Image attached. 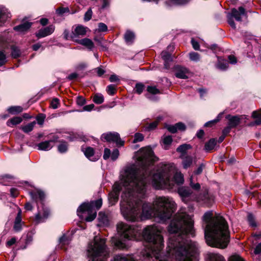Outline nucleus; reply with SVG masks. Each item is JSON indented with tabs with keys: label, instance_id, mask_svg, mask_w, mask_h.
Masks as SVG:
<instances>
[{
	"label": "nucleus",
	"instance_id": "f257e3e1",
	"mask_svg": "<svg viewBox=\"0 0 261 261\" xmlns=\"http://www.w3.org/2000/svg\"><path fill=\"white\" fill-rule=\"evenodd\" d=\"M153 152L150 147L140 149L136 153L137 161L126 168L122 180L127 186L120 203L121 213L128 221L136 222L154 218L163 223L170 219L176 210V204L169 197H157L152 203L143 202L146 187L151 180L156 189H172L175 185L184 183L183 175L175 172L173 164H165L153 174L149 166Z\"/></svg>",
	"mask_w": 261,
	"mask_h": 261
},
{
	"label": "nucleus",
	"instance_id": "f03ea898",
	"mask_svg": "<svg viewBox=\"0 0 261 261\" xmlns=\"http://www.w3.org/2000/svg\"><path fill=\"white\" fill-rule=\"evenodd\" d=\"M170 234L167 243V255L162 256L164 241L160 228L149 225L144 228L142 237L148 244L141 252L144 261H198V245L187 239L195 236L194 220L186 213H177L168 227Z\"/></svg>",
	"mask_w": 261,
	"mask_h": 261
},
{
	"label": "nucleus",
	"instance_id": "7ed1b4c3",
	"mask_svg": "<svg viewBox=\"0 0 261 261\" xmlns=\"http://www.w3.org/2000/svg\"><path fill=\"white\" fill-rule=\"evenodd\" d=\"M205 224L204 237L209 246L226 248L230 239L228 226L226 220L220 215L213 216V211L205 212L203 216Z\"/></svg>",
	"mask_w": 261,
	"mask_h": 261
},
{
	"label": "nucleus",
	"instance_id": "20e7f679",
	"mask_svg": "<svg viewBox=\"0 0 261 261\" xmlns=\"http://www.w3.org/2000/svg\"><path fill=\"white\" fill-rule=\"evenodd\" d=\"M106 240L97 236L90 242L87 248L89 261H106L108 252L107 251ZM112 261H136L131 255L117 254Z\"/></svg>",
	"mask_w": 261,
	"mask_h": 261
},
{
	"label": "nucleus",
	"instance_id": "39448f33",
	"mask_svg": "<svg viewBox=\"0 0 261 261\" xmlns=\"http://www.w3.org/2000/svg\"><path fill=\"white\" fill-rule=\"evenodd\" d=\"M118 233L121 238H113L112 240L114 246L118 249H125L128 247L126 240H139L141 231L138 226L129 225L123 222H120L117 225Z\"/></svg>",
	"mask_w": 261,
	"mask_h": 261
},
{
	"label": "nucleus",
	"instance_id": "423d86ee",
	"mask_svg": "<svg viewBox=\"0 0 261 261\" xmlns=\"http://www.w3.org/2000/svg\"><path fill=\"white\" fill-rule=\"evenodd\" d=\"M102 204L101 198L90 202H84L79 207L77 214L87 222L92 221L96 218V211L101 207Z\"/></svg>",
	"mask_w": 261,
	"mask_h": 261
},
{
	"label": "nucleus",
	"instance_id": "0eeeda50",
	"mask_svg": "<svg viewBox=\"0 0 261 261\" xmlns=\"http://www.w3.org/2000/svg\"><path fill=\"white\" fill-rule=\"evenodd\" d=\"M132 165V164L127 165L124 167L123 170L121 172L120 175V181L115 182L113 186L112 191L109 194V201L110 204L111 205L115 204L117 202L119 193L121 190H122L123 188H124V191H123L122 195H123V193L126 191L127 186L125 185L124 182L122 180V175L124 173L126 168L131 166ZM122 196V195H121V196ZM121 200H122V199ZM121 201H120V202Z\"/></svg>",
	"mask_w": 261,
	"mask_h": 261
},
{
	"label": "nucleus",
	"instance_id": "6e6552de",
	"mask_svg": "<svg viewBox=\"0 0 261 261\" xmlns=\"http://www.w3.org/2000/svg\"><path fill=\"white\" fill-rule=\"evenodd\" d=\"M101 139L110 143H115L118 147L122 146L124 144V141L121 140L120 136L117 133H104L101 135Z\"/></svg>",
	"mask_w": 261,
	"mask_h": 261
},
{
	"label": "nucleus",
	"instance_id": "1a4fd4ad",
	"mask_svg": "<svg viewBox=\"0 0 261 261\" xmlns=\"http://www.w3.org/2000/svg\"><path fill=\"white\" fill-rule=\"evenodd\" d=\"M50 215L49 210L43 206L42 211H39L35 215V221L36 223H43L46 221Z\"/></svg>",
	"mask_w": 261,
	"mask_h": 261
},
{
	"label": "nucleus",
	"instance_id": "9d476101",
	"mask_svg": "<svg viewBox=\"0 0 261 261\" xmlns=\"http://www.w3.org/2000/svg\"><path fill=\"white\" fill-rule=\"evenodd\" d=\"M175 76L181 79H187L188 78V74L189 73V70L184 67L176 65L174 67Z\"/></svg>",
	"mask_w": 261,
	"mask_h": 261
},
{
	"label": "nucleus",
	"instance_id": "9b49d317",
	"mask_svg": "<svg viewBox=\"0 0 261 261\" xmlns=\"http://www.w3.org/2000/svg\"><path fill=\"white\" fill-rule=\"evenodd\" d=\"M55 29V26L53 25L42 28L36 33V36L38 38L45 37L51 34L54 32Z\"/></svg>",
	"mask_w": 261,
	"mask_h": 261
},
{
	"label": "nucleus",
	"instance_id": "f8f14e48",
	"mask_svg": "<svg viewBox=\"0 0 261 261\" xmlns=\"http://www.w3.org/2000/svg\"><path fill=\"white\" fill-rule=\"evenodd\" d=\"M86 29L87 28H85L82 25L77 26L74 29V31L71 34V39L74 41L78 40L79 39L77 38L79 36H83L86 34Z\"/></svg>",
	"mask_w": 261,
	"mask_h": 261
},
{
	"label": "nucleus",
	"instance_id": "ddd939ff",
	"mask_svg": "<svg viewBox=\"0 0 261 261\" xmlns=\"http://www.w3.org/2000/svg\"><path fill=\"white\" fill-rule=\"evenodd\" d=\"M82 151L86 158H87L90 161L94 162L98 160L99 159L98 155L94 154V150L92 147H87L85 149L82 148Z\"/></svg>",
	"mask_w": 261,
	"mask_h": 261
},
{
	"label": "nucleus",
	"instance_id": "4468645a",
	"mask_svg": "<svg viewBox=\"0 0 261 261\" xmlns=\"http://www.w3.org/2000/svg\"><path fill=\"white\" fill-rule=\"evenodd\" d=\"M58 137H55L53 140L42 142L37 145L39 150L47 151L50 150L53 146L52 143L57 141Z\"/></svg>",
	"mask_w": 261,
	"mask_h": 261
},
{
	"label": "nucleus",
	"instance_id": "2eb2a0df",
	"mask_svg": "<svg viewBox=\"0 0 261 261\" xmlns=\"http://www.w3.org/2000/svg\"><path fill=\"white\" fill-rule=\"evenodd\" d=\"M226 118L228 120V125L232 128L237 127L240 123L241 118L238 116L227 115Z\"/></svg>",
	"mask_w": 261,
	"mask_h": 261
},
{
	"label": "nucleus",
	"instance_id": "dca6fc26",
	"mask_svg": "<svg viewBox=\"0 0 261 261\" xmlns=\"http://www.w3.org/2000/svg\"><path fill=\"white\" fill-rule=\"evenodd\" d=\"M245 9L242 7H240L238 10L235 8L231 10V16L234 17L237 21H242V15L245 14Z\"/></svg>",
	"mask_w": 261,
	"mask_h": 261
},
{
	"label": "nucleus",
	"instance_id": "f3484780",
	"mask_svg": "<svg viewBox=\"0 0 261 261\" xmlns=\"http://www.w3.org/2000/svg\"><path fill=\"white\" fill-rule=\"evenodd\" d=\"M178 193L181 197L182 200L186 202V199L192 194V191L189 187H181L178 189Z\"/></svg>",
	"mask_w": 261,
	"mask_h": 261
},
{
	"label": "nucleus",
	"instance_id": "a211bd4d",
	"mask_svg": "<svg viewBox=\"0 0 261 261\" xmlns=\"http://www.w3.org/2000/svg\"><path fill=\"white\" fill-rule=\"evenodd\" d=\"M32 199L35 201L36 202L38 200H40L41 202L43 201L45 198L44 193L39 190H36L30 193Z\"/></svg>",
	"mask_w": 261,
	"mask_h": 261
},
{
	"label": "nucleus",
	"instance_id": "6ab92c4d",
	"mask_svg": "<svg viewBox=\"0 0 261 261\" xmlns=\"http://www.w3.org/2000/svg\"><path fill=\"white\" fill-rule=\"evenodd\" d=\"M168 130L171 133H175L178 130H184L186 129L185 125L182 122H178L174 125H168L166 126Z\"/></svg>",
	"mask_w": 261,
	"mask_h": 261
},
{
	"label": "nucleus",
	"instance_id": "aec40b11",
	"mask_svg": "<svg viewBox=\"0 0 261 261\" xmlns=\"http://www.w3.org/2000/svg\"><path fill=\"white\" fill-rule=\"evenodd\" d=\"M10 17L11 14L8 9L4 6H0V23H4Z\"/></svg>",
	"mask_w": 261,
	"mask_h": 261
},
{
	"label": "nucleus",
	"instance_id": "412c9836",
	"mask_svg": "<svg viewBox=\"0 0 261 261\" xmlns=\"http://www.w3.org/2000/svg\"><path fill=\"white\" fill-rule=\"evenodd\" d=\"M192 146L190 144H183L179 145L176 149V151L180 153V158L184 159V156H186L187 150L190 149Z\"/></svg>",
	"mask_w": 261,
	"mask_h": 261
},
{
	"label": "nucleus",
	"instance_id": "4be33fe9",
	"mask_svg": "<svg viewBox=\"0 0 261 261\" xmlns=\"http://www.w3.org/2000/svg\"><path fill=\"white\" fill-rule=\"evenodd\" d=\"M161 56L162 58L164 61L165 68L168 69L169 68V63L172 60L171 54L168 53L167 51H163L161 53Z\"/></svg>",
	"mask_w": 261,
	"mask_h": 261
},
{
	"label": "nucleus",
	"instance_id": "5701e85b",
	"mask_svg": "<svg viewBox=\"0 0 261 261\" xmlns=\"http://www.w3.org/2000/svg\"><path fill=\"white\" fill-rule=\"evenodd\" d=\"M252 117L256 119L250 122L248 125L249 126H253L261 124V113H259L257 111H254L252 113Z\"/></svg>",
	"mask_w": 261,
	"mask_h": 261
},
{
	"label": "nucleus",
	"instance_id": "b1692460",
	"mask_svg": "<svg viewBox=\"0 0 261 261\" xmlns=\"http://www.w3.org/2000/svg\"><path fill=\"white\" fill-rule=\"evenodd\" d=\"M207 261H225L224 257L220 254L209 253L207 254Z\"/></svg>",
	"mask_w": 261,
	"mask_h": 261
},
{
	"label": "nucleus",
	"instance_id": "393cba45",
	"mask_svg": "<svg viewBox=\"0 0 261 261\" xmlns=\"http://www.w3.org/2000/svg\"><path fill=\"white\" fill-rule=\"evenodd\" d=\"M98 221L101 226H108L109 224V221L108 216L105 213L100 212L98 215Z\"/></svg>",
	"mask_w": 261,
	"mask_h": 261
},
{
	"label": "nucleus",
	"instance_id": "a878e982",
	"mask_svg": "<svg viewBox=\"0 0 261 261\" xmlns=\"http://www.w3.org/2000/svg\"><path fill=\"white\" fill-rule=\"evenodd\" d=\"M76 42L86 46L90 50H92L94 47V44L93 42L91 40L88 38H84L81 40H78Z\"/></svg>",
	"mask_w": 261,
	"mask_h": 261
},
{
	"label": "nucleus",
	"instance_id": "bb28decb",
	"mask_svg": "<svg viewBox=\"0 0 261 261\" xmlns=\"http://www.w3.org/2000/svg\"><path fill=\"white\" fill-rule=\"evenodd\" d=\"M32 23L29 22H25L18 25L15 26L14 30L19 32H24L29 30L31 27Z\"/></svg>",
	"mask_w": 261,
	"mask_h": 261
},
{
	"label": "nucleus",
	"instance_id": "cd10ccee",
	"mask_svg": "<svg viewBox=\"0 0 261 261\" xmlns=\"http://www.w3.org/2000/svg\"><path fill=\"white\" fill-rule=\"evenodd\" d=\"M216 68L222 70H226L228 67V63L226 60L221 59L218 58V63L216 65Z\"/></svg>",
	"mask_w": 261,
	"mask_h": 261
},
{
	"label": "nucleus",
	"instance_id": "c85d7f7f",
	"mask_svg": "<svg viewBox=\"0 0 261 261\" xmlns=\"http://www.w3.org/2000/svg\"><path fill=\"white\" fill-rule=\"evenodd\" d=\"M124 38L127 44H131L134 41L135 36L133 32L127 31L124 34Z\"/></svg>",
	"mask_w": 261,
	"mask_h": 261
},
{
	"label": "nucleus",
	"instance_id": "c756f323",
	"mask_svg": "<svg viewBox=\"0 0 261 261\" xmlns=\"http://www.w3.org/2000/svg\"><path fill=\"white\" fill-rule=\"evenodd\" d=\"M22 121V119L20 117H14L7 122V125L10 127H13L14 125L20 123Z\"/></svg>",
	"mask_w": 261,
	"mask_h": 261
},
{
	"label": "nucleus",
	"instance_id": "7c9ffc66",
	"mask_svg": "<svg viewBox=\"0 0 261 261\" xmlns=\"http://www.w3.org/2000/svg\"><path fill=\"white\" fill-rule=\"evenodd\" d=\"M182 160V165L183 167L185 169H187L192 164L193 162V157L190 155H186L184 156V159H181Z\"/></svg>",
	"mask_w": 261,
	"mask_h": 261
},
{
	"label": "nucleus",
	"instance_id": "2f4dec72",
	"mask_svg": "<svg viewBox=\"0 0 261 261\" xmlns=\"http://www.w3.org/2000/svg\"><path fill=\"white\" fill-rule=\"evenodd\" d=\"M8 112L12 115L17 114L23 111L21 106H12L8 108Z\"/></svg>",
	"mask_w": 261,
	"mask_h": 261
},
{
	"label": "nucleus",
	"instance_id": "473e14b6",
	"mask_svg": "<svg viewBox=\"0 0 261 261\" xmlns=\"http://www.w3.org/2000/svg\"><path fill=\"white\" fill-rule=\"evenodd\" d=\"M36 123V121L32 122L24 126H22L21 129L24 133H29L33 130Z\"/></svg>",
	"mask_w": 261,
	"mask_h": 261
},
{
	"label": "nucleus",
	"instance_id": "72a5a7b5",
	"mask_svg": "<svg viewBox=\"0 0 261 261\" xmlns=\"http://www.w3.org/2000/svg\"><path fill=\"white\" fill-rule=\"evenodd\" d=\"M216 145V140L215 139H211L209 141L205 143L204 148L206 151L213 149Z\"/></svg>",
	"mask_w": 261,
	"mask_h": 261
},
{
	"label": "nucleus",
	"instance_id": "f704fd0d",
	"mask_svg": "<svg viewBox=\"0 0 261 261\" xmlns=\"http://www.w3.org/2000/svg\"><path fill=\"white\" fill-rule=\"evenodd\" d=\"M93 101L96 104H101L104 101V97L100 93H96L94 95Z\"/></svg>",
	"mask_w": 261,
	"mask_h": 261
},
{
	"label": "nucleus",
	"instance_id": "c9c22d12",
	"mask_svg": "<svg viewBox=\"0 0 261 261\" xmlns=\"http://www.w3.org/2000/svg\"><path fill=\"white\" fill-rule=\"evenodd\" d=\"M222 113H220L217 117V118L213 120L209 121L207 122H206L204 126L205 127H208V126H212L213 125L215 124L216 123H217L218 121H220L222 117Z\"/></svg>",
	"mask_w": 261,
	"mask_h": 261
},
{
	"label": "nucleus",
	"instance_id": "e433bc0d",
	"mask_svg": "<svg viewBox=\"0 0 261 261\" xmlns=\"http://www.w3.org/2000/svg\"><path fill=\"white\" fill-rule=\"evenodd\" d=\"M12 52L11 56L13 58H17L20 55V49L16 46L13 45L11 47Z\"/></svg>",
	"mask_w": 261,
	"mask_h": 261
},
{
	"label": "nucleus",
	"instance_id": "4c0bfd02",
	"mask_svg": "<svg viewBox=\"0 0 261 261\" xmlns=\"http://www.w3.org/2000/svg\"><path fill=\"white\" fill-rule=\"evenodd\" d=\"M190 59L194 62H198L200 60V55L196 52H192L189 54Z\"/></svg>",
	"mask_w": 261,
	"mask_h": 261
},
{
	"label": "nucleus",
	"instance_id": "58836bf2",
	"mask_svg": "<svg viewBox=\"0 0 261 261\" xmlns=\"http://www.w3.org/2000/svg\"><path fill=\"white\" fill-rule=\"evenodd\" d=\"M60 142L61 143L58 147V151L61 153H64L67 150V143L64 141H61Z\"/></svg>",
	"mask_w": 261,
	"mask_h": 261
},
{
	"label": "nucleus",
	"instance_id": "ea45409f",
	"mask_svg": "<svg viewBox=\"0 0 261 261\" xmlns=\"http://www.w3.org/2000/svg\"><path fill=\"white\" fill-rule=\"evenodd\" d=\"M7 62L6 55L4 50H0V67L5 65Z\"/></svg>",
	"mask_w": 261,
	"mask_h": 261
},
{
	"label": "nucleus",
	"instance_id": "a19ab883",
	"mask_svg": "<svg viewBox=\"0 0 261 261\" xmlns=\"http://www.w3.org/2000/svg\"><path fill=\"white\" fill-rule=\"evenodd\" d=\"M158 122L159 121L156 120L150 123L145 127L144 129L146 131H150L153 130L157 126Z\"/></svg>",
	"mask_w": 261,
	"mask_h": 261
},
{
	"label": "nucleus",
	"instance_id": "79ce46f5",
	"mask_svg": "<svg viewBox=\"0 0 261 261\" xmlns=\"http://www.w3.org/2000/svg\"><path fill=\"white\" fill-rule=\"evenodd\" d=\"M147 91L152 94H156L160 93V90L155 86H148L147 87Z\"/></svg>",
	"mask_w": 261,
	"mask_h": 261
},
{
	"label": "nucleus",
	"instance_id": "37998d69",
	"mask_svg": "<svg viewBox=\"0 0 261 261\" xmlns=\"http://www.w3.org/2000/svg\"><path fill=\"white\" fill-rule=\"evenodd\" d=\"M116 87L114 85H109L107 88L108 93L110 95H114L115 93Z\"/></svg>",
	"mask_w": 261,
	"mask_h": 261
},
{
	"label": "nucleus",
	"instance_id": "c03bdc74",
	"mask_svg": "<svg viewBox=\"0 0 261 261\" xmlns=\"http://www.w3.org/2000/svg\"><path fill=\"white\" fill-rule=\"evenodd\" d=\"M69 9L68 7H60L56 10V13L59 15H62L65 13H68Z\"/></svg>",
	"mask_w": 261,
	"mask_h": 261
},
{
	"label": "nucleus",
	"instance_id": "a18cd8bd",
	"mask_svg": "<svg viewBox=\"0 0 261 261\" xmlns=\"http://www.w3.org/2000/svg\"><path fill=\"white\" fill-rule=\"evenodd\" d=\"M144 139V136L139 133H137L134 135V139L133 140L134 143H137L141 142Z\"/></svg>",
	"mask_w": 261,
	"mask_h": 261
},
{
	"label": "nucleus",
	"instance_id": "49530a36",
	"mask_svg": "<svg viewBox=\"0 0 261 261\" xmlns=\"http://www.w3.org/2000/svg\"><path fill=\"white\" fill-rule=\"evenodd\" d=\"M92 11L91 8H89L84 15V20L88 21L90 20L92 17Z\"/></svg>",
	"mask_w": 261,
	"mask_h": 261
},
{
	"label": "nucleus",
	"instance_id": "de8ad7c7",
	"mask_svg": "<svg viewBox=\"0 0 261 261\" xmlns=\"http://www.w3.org/2000/svg\"><path fill=\"white\" fill-rule=\"evenodd\" d=\"M144 88V85L141 83H138L136 85V92L139 94H140L143 92Z\"/></svg>",
	"mask_w": 261,
	"mask_h": 261
},
{
	"label": "nucleus",
	"instance_id": "09e8293b",
	"mask_svg": "<svg viewBox=\"0 0 261 261\" xmlns=\"http://www.w3.org/2000/svg\"><path fill=\"white\" fill-rule=\"evenodd\" d=\"M70 242V240L68 237H66L65 235H63L59 239V242L60 244L62 245H66L69 244Z\"/></svg>",
	"mask_w": 261,
	"mask_h": 261
},
{
	"label": "nucleus",
	"instance_id": "8fccbe9b",
	"mask_svg": "<svg viewBox=\"0 0 261 261\" xmlns=\"http://www.w3.org/2000/svg\"><path fill=\"white\" fill-rule=\"evenodd\" d=\"M172 142V138L171 136H165L163 138V143L165 145L169 146Z\"/></svg>",
	"mask_w": 261,
	"mask_h": 261
},
{
	"label": "nucleus",
	"instance_id": "3c124183",
	"mask_svg": "<svg viewBox=\"0 0 261 261\" xmlns=\"http://www.w3.org/2000/svg\"><path fill=\"white\" fill-rule=\"evenodd\" d=\"M119 155V152L118 149H115L111 154V158L112 161L116 160Z\"/></svg>",
	"mask_w": 261,
	"mask_h": 261
},
{
	"label": "nucleus",
	"instance_id": "603ef678",
	"mask_svg": "<svg viewBox=\"0 0 261 261\" xmlns=\"http://www.w3.org/2000/svg\"><path fill=\"white\" fill-rule=\"evenodd\" d=\"M98 31L99 32H107L108 30V27L107 25L102 22H100L98 23Z\"/></svg>",
	"mask_w": 261,
	"mask_h": 261
},
{
	"label": "nucleus",
	"instance_id": "864d4df0",
	"mask_svg": "<svg viewBox=\"0 0 261 261\" xmlns=\"http://www.w3.org/2000/svg\"><path fill=\"white\" fill-rule=\"evenodd\" d=\"M59 105V100L57 98H54L50 102V106L54 109L58 108Z\"/></svg>",
	"mask_w": 261,
	"mask_h": 261
},
{
	"label": "nucleus",
	"instance_id": "5fc2aeb1",
	"mask_svg": "<svg viewBox=\"0 0 261 261\" xmlns=\"http://www.w3.org/2000/svg\"><path fill=\"white\" fill-rule=\"evenodd\" d=\"M192 177L190 178V186L195 190H199L200 189V185L199 183L194 184L192 181Z\"/></svg>",
	"mask_w": 261,
	"mask_h": 261
},
{
	"label": "nucleus",
	"instance_id": "6e6d98bb",
	"mask_svg": "<svg viewBox=\"0 0 261 261\" xmlns=\"http://www.w3.org/2000/svg\"><path fill=\"white\" fill-rule=\"evenodd\" d=\"M86 102V99L84 97L82 96H78L77 97L76 103L79 106H84Z\"/></svg>",
	"mask_w": 261,
	"mask_h": 261
},
{
	"label": "nucleus",
	"instance_id": "4d7b16f0",
	"mask_svg": "<svg viewBox=\"0 0 261 261\" xmlns=\"http://www.w3.org/2000/svg\"><path fill=\"white\" fill-rule=\"evenodd\" d=\"M111 152L110 149H109V148H106L105 149L104 153H103V159L106 160L108 159L110 157H111Z\"/></svg>",
	"mask_w": 261,
	"mask_h": 261
},
{
	"label": "nucleus",
	"instance_id": "13d9d810",
	"mask_svg": "<svg viewBox=\"0 0 261 261\" xmlns=\"http://www.w3.org/2000/svg\"><path fill=\"white\" fill-rule=\"evenodd\" d=\"M87 67L86 64L84 63H81L76 65L75 68L77 71L83 70Z\"/></svg>",
	"mask_w": 261,
	"mask_h": 261
},
{
	"label": "nucleus",
	"instance_id": "bf43d9fd",
	"mask_svg": "<svg viewBox=\"0 0 261 261\" xmlns=\"http://www.w3.org/2000/svg\"><path fill=\"white\" fill-rule=\"evenodd\" d=\"M248 222H249V224L250 225H251L252 226H255L256 225H255V221H254V218H253V216L252 214H249L248 215Z\"/></svg>",
	"mask_w": 261,
	"mask_h": 261
},
{
	"label": "nucleus",
	"instance_id": "052dcab7",
	"mask_svg": "<svg viewBox=\"0 0 261 261\" xmlns=\"http://www.w3.org/2000/svg\"><path fill=\"white\" fill-rule=\"evenodd\" d=\"M229 261H244L240 256L233 255L230 257Z\"/></svg>",
	"mask_w": 261,
	"mask_h": 261
},
{
	"label": "nucleus",
	"instance_id": "680f3d73",
	"mask_svg": "<svg viewBox=\"0 0 261 261\" xmlns=\"http://www.w3.org/2000/svg\"><path fill=\"white\" fill-rule=\"evenodd\" d=\"M191 43H192L193 48L195 50H198L199 49L200 46H199V44L198 42L197 41H195L193 38L191 39Z\"/></svg>",
	"mask_w": 261,
	"mask_h": 261
},
{
	"label": "nucleus",
	"instance_id": "e2e57ef3",
	"mask_svg": "<svg viewBox=\"0 0 261 261\" xmlns=\"http://www.w3.org/2000/svg\"><path fill=\"white\" fill-rule=\"evenodd\" d=\"M190 0H171V1L175 4L183 5L189 2Z\"/></svg>",
	"mask_w": 261,
	"mask_h": 261
},
{
	"label": "nucleus",
	"instance_id": "0e129e2a",
	"mask_svg": "<svg viewBox=\"0 0 261 261\" xmlns=\"http://www.w3.org/2000/svg\"><path fill=\"white\" fill-rule=\"evenodd\" d=\"M19 193L17 189L13 188L10 189V194L12 197H16L18 196Z\"/></svg>",
	"mask_w": 261,
	"mask_h": 261
},
{
	"label": "nucleus",
	"instance_id": "69168bd1",
	"mask_svg": "<svg viewBox=\"0 0 261 261\" xmlns=\"http://www.w3.org/2000/svg\"><path fill=\"white\" fill-rule=\"evenodd\" d=\"M94 107V105L93 104L85 106L83 108L82 111H91Z\"/></svg>",
	"mask_w": 261,
	"mask_h": 261
},
{
	"label": "nucleus",
	"instance_id": "338daca9",
	"mask_svg": "<svg viewBox=\"0 0 261 261\" xmlns=\"http://www.w3.org/2000/svg\"><path fill=\"white\" fill-rule=\"evenodd\" d=\"M21 223H14L13 229L15 231H20L21 230Z\"/></svg>",
	"mask_w": 261,
	"mask_h": 261
},
{
	"label": "nucleus",
	"instance_id": "774afa93",
	"mask_svg": "<svg viewBox=\"0 0 261 261\" xmlns=\"http://www.w3.org/2000/svg\"><path fill=\"white\" fill-rule=\"evenodd\" d=\"M254 252L256 254H258L261 253V243H259L256 246Z\"/></svg>",
	"mask_w": 261,
	"mask_h": 261
}]
</instances>
